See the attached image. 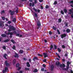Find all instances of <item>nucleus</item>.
<instances>
[{"label": "nucleus", "instance_id": "1", "mask_svg": "<svg viewBox=\"0 0 73 73\" xmlns=\"http://www.w3.org/2000/svg\"><path fill=\"white\" fill-rule=\"evenodd\" d=\"M9 29L8 30L9 32H11L12 31H15L16 30V29L15 28V27L13 26H10L9 27Z\"/></svg>", "mask_w": 73, "mask_h": 73}, {"label": "nucleus", "instance_id": "2", "mask_svg": "<svg viewBox=\"0 0 73 73\" xmlns=\"http://www.w3.org/2000/svg\"><path fill=\"white\" fill-rule=\"evenodd\" d=\"M71 64V62H70L69 61H68L67 62V66L66 67V68L67 69H68L69 68V64Z\"/></svg>", "mask_w": 73, "mask_h": 73}, {"label": "nucleus", "instance_id": "3", "mask_svg": "<svg viewBox=\"0 0 73 73\" xmlns=\"http://www.w3.org/2000/svg\"><path fill=\"white\" fill-rule=\"evenodd\" d=\"M4 64H5L6 66H9L10 65L9 63H8V61H7V60L5 61Z\"/></svg>", "mask_w": 73, "mask_h": 73}, {"label": "nucleus", "instance_id": "4", "mask_svg": "<svg viewBox=\"0 0 73 73\" xmlns=\"http://www.w3.org/2000/svg\"><path fill=\"white\" fill-rule=\"evenodd\" d=\"M61 38H64V37H65L66 36V34H62L61 36H60Z\"/></svg>", "mask_w": 73, "mask_h": 73}, {"label": "nucleus", "instance_id": "5", "mask_svg": "<svg viewBox=\"0 0 73 73\" xmlns=\"http://www.w3.org/2000/svg\"><path fill=\"white\" fill-rule=\"evenodd\" d=\"M37 25L38 27V28H40V27L41 26V23H40V22L39 21L37 22Z\"/></svg>", "mask_w": 73, "mask_h": 73}, {"label": "nucleus", "instance_id": "6", "mask_svg": "<svg viewBox=\"0 0 73 73\" xmlns=\"http://www.w3.org/2000/svg\"><path fill=\"white\" fill-rule=\"evenodd\" d=\"M33 9L34 10V11H35V12H37L38 11V13H39L40 12V9H38L37 10V9H35V7L33 8Z\"/></svg>", "mask_w": 73, "mask_h": 73}, {"label": "nucleus", "instance_id": "7", "mask_svg": "<svg viewBox=\"0 0 73 73\" xmlns=\"http://www.w3.org/2000/svg\"><path fill=\"white\" fill-rule=\"evenodd\" d=\"M4 25V23L2 21H0V27H3Z\"/></svg>", "mask_w": 73, "mask_h": 73}, {"label": "nucleus", "instance_id": "8", "mask_svg": "<svg viewBox=\"0 0 73 73\" xmlns=\"http://www.w3.org/2000/svg\"><path fill=\"white\" fill-rule=\"evenodd\" d=\"M14 57H15V58H19V55L17 54V53H15V55H14Z\"/></svg>", "mask_w": 73, "mask_h": 73}, {"label": "nucleus", "instance_id": "9", "mask_svg": "<svg viewBox=\"0 0 73 73\" xmlns=\"http://www.w3.org/2000/svg\"><path fill=\"white\" fill-rule=\"evenodd\" d=\"M54 68V66L52 64L51 65V66L50 70H51V71H53V70Z\"/></svg>", "mask_w": 73, "mask_h": 73}, {"label": "nucleus", "instance_id": "10", "mask_svg": "<svg viewBox=\"0 0 73 73\" xmlns=\"http://www.w3.org/2000/svg\"><path fill=\"white\" fill-rule=\"evenodd\" d=\"M60 66L61 67V68H62V67H63V68H65V65L64 64H60Z\"/></svg>", "mask_w": 73, "mask_h": 73}, {"label": "nucleus", "instance_id": "11", "mask_svg": "<svg viewBox=\"0 0 73 73\" xmlns=\"http://www.w3.org/2000/svg\"><path fill=\"white\" fill-rule=\"evenodd\" d=\"M1 36L3 37H7V35L4 34H3L1 35Z\"/></svg>", "mask_w": 73, "mask_h": 73}, {"label": "nucleus", "instance_id": "12", "mask_svg": "<svg viewBox=\"0 0 73 73\" xmlns=\"http://www.w3.org/2000/svg\"><path fill=\"white\" fill-rule=\"evenodd\" d=\"M35 60H38V59L37 57H35L33 58V60L35 61Z\"/></svg>", "mask_w": 73, "mask_h": 73}, {"label": "nucleus", "instance_id": "13", "mask_svg": "<svg viewBox=\"0 0 73 73\" xmlns=\"http://www.w3.org/2000/svg\"><path fill=\"white\" fill-rule=\"evenodd\" d=\"M9 39H7L3 41V42H9Z\"/></svg>", "mask_w": 73, "mask_h": 73}, {"label": "nucleus", "instance_id": "14", "mask_svg": "<svg viewBox=\"0 0 73 73\" xmlns=\"http://www.w3.org/2000/svg\"><path fill=\"white\" fill-rule=\"evenodd\" d=\"M9 12H11L10 14V15H13L14 14V12H13V11H12V10H10L9 11Z\"/></svg>", "mask_w": 73, "mask_h": 73}, {"label": "nucleus", "instance_id": "15", "mask_svg": "<svg viewBox=\"0 0 73 73\" xmlns=\"http://www.w3.org/2000/svg\"><path fill=\"white\" fill-rule=\"evenodd\" d=\"M24 52V51L22 50H21L19 51V53H20V54H23V52Z\"/></svg>", "mask_w": 73, "mask_h": 73}, {"label": "nucleus", "instance_id": "16", "mask_svg": "<svg viewBox=\"0 0 73 73\" xmlns=\"http://www.w3.org/2000/svg\"><path fill=\"white\" fill-rule=\"evenodd\" d=\"M43 54L44 55V58H45L46 57H48V55H47V54L46 53H43Z\"/></svg>", "mask_w": 73, "mask_h": 73}, {"label": "nucleus", "instance_id": "17", "mask_svg": "<svg viewBox=\"0 0 73 73\" xmlns=\"http://www.w3.org/2000/svg\"><path fill=\"white\" fill-rule=\"evenodd\" d=\"M6 56H7V54H5L3 56V57H4L5 59H7Z\"/></svg>", "mask_w": 73, "mask_h": 73}, {"label": "nucleus", "instance_id": "18", "mask_svg": "<svg viewBox=\"0 0 73 73\" xmlns=\"http://www.w3.org/2000/svg\"><path fill=\"white\" fill-rule=\"evenodd\" d=\"M64 11L65 13H67V12H68V11L66 9H64Z\"/></svg>", "mask_w": 73, "mask_h": 73}, {"label": "nucleus", "instance_id": "19", "mask_svg": "<svg viewBox=\"0 0 73 73\" xmlns=\"http://www.w3.org/2000/svg\"><path fill=\"white\" fill-rule=\"evenodd\" d=\"M31 66V65L29 64V62H27V67H29Z\"/></svg>", "mask_w": 73, "mask_h": 73}, {"label": "nucleus", "instance_id": "20", "mask_svg": "<svg viewBox=\"0 0 73 73\" xmlns=\"http://www.w3.org/2000/svg\"><path fill=\"white\" fill-rule=\"evenodd\" d=\"M60 63L59 62H56V65H57V66H59L60 65Z\"/></svg>", "mask_w": 73, "mask_h": 73}, {"label": "nucleus", "instance_id": "21", "mask_svg": "<svg viewBox=\"0 0 73 73\" xmlns=\"http://www.w3.org/2000/svg\"><path fill=\"white\" fill-rule=\"evenodd\" d=\"M11 41L12 42H13V44H15L16 43V42H15V40L13 39H11Z\"/></svg>", "mask_w": 73, "mask_h": 73}, {"label": "nucleus", "instance_id": "22", "mask_svg": "<svg viewBox=\"0 0 73 73\" xmlns=\"http://www.w3.org/2000/svg\"><path fill=\"white\" fill-rule=\"evenodd\" d=\"M62 21V20H61V19L60 18L58 20V23H61V22Z\"/></svg>", "mask_w": 73, "mask_h": 73}, {"label": "nucleus", "instance_id": "23", "mask_svg": "<svg viewBox=\"0 0 73 73\" xmlns=\"http://www.w3.org/2000/svg\"><path fill=\"white\" fill-rule=\"evenodd\" d=\"M25 70L26 71H28V70H29V68H25Z\"/></svg>", "mask_w": 73, "mask_h": 73}, {"label": "nucleus", "instance_id": "24", "mask_svg": "<svg viewBox=\"0 0 73 73\" xmlns=\"http://www.w3.org/2000/svg\"><path fill=\"white\" fill-rule=\"evenodd\" d=\"M16 60L15 59L13 61V64H16Z\"/></svg>", "mask_w": 73, "mask_h": 73}, {"label": "nucleus", "instance_id": "25", "mask_svg": "<svg viewBox=\"0 0 73 73\" xmlns=\"http://www.w3.org/2000/svg\"><path fill=\"white\" fill-rule=\"evenodd\" d=\"M52 28L53 29H54V30L55 31H56V29H57V28L55 27L54 26H53L52 27Z\"/></svg>", "mask_w": 73, "mask_h": 73}, {"label": "nucleus", "instance_id": "26", "mask_svg": "<svg viewBox=\"0 0 73 73\" xmlns=\"http://www.w3.org/2000/svg\"><path fill=\"white\" fill-rule=\"evenodd\" d=\"M20 66V64L19 63H18L16 65V67L17 68H18V67H19Z\"/></svg>", "mask_w": 73, "mask_h": 73}, {"label": "nucleus", "instance_id": "27", "mask_svg": "<svg viewBox=\"0 0 73 73\" xmlns=\"http://www.w3.org/2000/svg\"><path fill=\"white\" fill-rule=\"evenodd\" d=\"M70 31V30H69V29H68L66 30V32H67V33H69Z\"/></svg>", "mask_w": 73, "mask_h": 73}, {"label": "nucleus", "instance_id": "28", "mask_svg": "<svg viewBox=\"0 0 73 73\" xmlns=\"http://www.w3.org/2000/svg\"><path fill=\"white\" fill-rule=\"evenodd\" d=\"M16 18H14L13 19L12 21L13 22H16Z\"/></svg>", "mask_w": 73, "mask_h": 73}, {"label": "nucleus", "instance_id": "29", "mask_svg": "<svg viewBox=\"0 0 73 73\" xmlns=\"http://www.w3.org/2000/svg\"><path fill=\"white\" fill-rule=\"evenodd\" d=\"M35 13V17L36 18H37V17H38V16H37V14L36 13Z\"/></svg>", "mask_w": 73, "mask_h": 73}, {"label": "nucleus", "instance_id": "30", "mask_svg": "<svg viewBox=\"0 0 73 73\" xmlns=\"http://www.w3.org/2000/svg\"><path fill=\"white\" fill-rule=\"evenodd\" d=\"M8 70V67H6L5 69V72H7V71Z\"/></svg>", "mask_w": 73, "mask_h": 73}, {"label": "nucleus", "instance_id": "31", "mask_svg": "<svg viewBox=\"0 0 73 73\" xmlns=\"http://www.w3.org/2000/svg\"><path fill=\"white\" fill-rule=\"evenodd\" d=\"M38 71V70H37V69H35L33 71V72H34V73L37 72Z\"/></svg>", "mask_w": 73, "mask_h": 73}, {"label": "nucleus", "instance_id": "32", "mask_svg": "<svg viewBox=\"0 0 73 73\" xmlns=\"http://www.w3.org/2000/svg\"><path fill=\"white\" fill-rule=\"evenodd\" d=\"M12 48L13 49H14V50H15L16 49V46L15 45H14L12 47Z\"/></svg>", "mask_w": 73, "mask_h": 73}, {"label": "nucleus", "instance_id": "33", "mask_svg": "<svg viewBox=\"0 0 73 73\" xmlns=\"http://www.w3.org/2000/svg\"><path fill=\"white\" fill-rule=\"evenodd\" d=\"M60 13L62 15H64V11L62 10H61L60 11Z\"/></svg>", "mask_w": 73, "mask_h": 73}, {"label": "nucleus", "instance_id": "34", "mask_svg": "<svg viewBox=\"0 0 73 73\" xmlns=\"http://www.w3.org/2000/svg\"><path fill=\"white\" fill-rule=\"evenodd\" d=\"M57 32L58 33V35H60V34H61V33H60V31H59V30L58 29L57 30Z\"/></svg>", "mask_w": 73, "mask_h": 73}, {"label": "nucleus", "instance_id": "35", "mask_svg": "<svg viewBox=\"0 0 73 73\" xmlns=\"http://www.w3.org/2000/svg\"><path fill=\"white\" fill-rule=\"evenodd\" d=\"M53 48V45H51L50 47V50H52V49Z\"/></svg>", "mask_w": 73, "mask_h": 73}, {"label": "nucleus", "instance_id": "36", "mask_svg": "<svg viewBox=\"0 0 73 73\" xmlns=\"http://www.w3.org/2000/svg\"><path fill=\"white\" fill-rule=\"evenodd\" d=\"M15 12L17 13L19 12V11H18V8L17 7V9L15 11Z\"/></svg>", "mask_w": 73, "mask_h": 73}, {"label": "nucleus", "instance_id": "37", "mask_svg": "<svg viewBox=\"0 0 73 73\" xmlns=\"http://www.w3.org/2000/svg\"><path fill=\"white\" fill-rule=\"evenodd\" d=\"M58 50L59 52H61V50L60 48H58Z\"/></svg>", "mask_w": 73, "mask_h": 73}, {"label": "nucleus", "instance_id": "38", "mask_svg": "<svg viewBox=\"0 0 73 73\" xmlns=\"http://www.w3.org/2000/svg\"><path fill=\"white\" fill-rule=\"evenodd\" d=\"M57 4V1H55L54 3V5H56V4Z\"/></svg>", "mask_w": 73, "mask_h": 73}, {"label": "nucleus", "instance_id": "39", "mask_svg": "<svg viewBox=\"0 0 73 73\" xmlns=\"http://www.w3.org/2000/svg\"><path fill=\"white\" fill-rule=\"evenodd\" d=\"M49 5H46L45 7V8L46 9H48V8H49Z\"/></svg>", "mask_w": 73, "mask_h": 73}, {"label": "nucleus", "instance_id": "40", "mask_svg": "<svg viewBox=\"0 0 73 73\" xmlns=\"http://www.w3.org/2000/svg\"><path fill=\"white\" fill-rule=\"evenodd\" d=\"M69 3H70V4H73V1H70L69 2Z\"/></svg>", "mask_w": 73, "mask_h": 73}, {"label": "nucleus", "instance_id": "41", "mask_svg": "<svg viewBox=\"0 0 73 73\" xmlns=\"http://www.w3.org/2000/svg\"><path fill=\"white\" fill-rule=\"evenodd\" d=\"M2 48H3V49H5H5H6V47L5 46H3L2 47Z\"/></svg>", "mask_w": 73, "mask_h": 73}, {"label": "nucleus", "instance_id": "42", "mask_svg": "<svg viewBox=\"0 0 73 73\" xmlns=\"http://www.w3.org/2000/svg\"><path fill=\"white\" fill-rule=\"evenodd\" d=\"M1 18L3 20H5V18L4 17H2Z\"/></svg>", "mask_w": 73, "mask_h": 73}, {"label": "nucleus", "instance_id": "43", "mask_svg": "<svg viewBox=\"0 0 73 73\" xmlns=\"http://www.w3.org/2000/svg\"><path fill=\"white\" fill-rule=\"evenodd\" d=\"M10 33V35L11 36L13 35V33L12 32Z\"/></svg>", "mask_w": 73, "mask_h": 73}, {"label": "nucleus", "instance_id": "44", "mask_svg": "<svg viewBox=\"0 0 73 73\" xmlns=\"http://www.w3.org/2000/svg\"><path fill=\"white\" fill-rule=\"evenodd\" d=\"M62 48H63V49H64L65 48V46L64 45H62Z\"/></svg>", "mask_w": 73, "mask_h": 73}, {"label": "nucleus", "instance_id": "45", "mask_svg": "<svg viewBox=\"0 0 73 73\" xmlns=\"http://www.w3.org/2000/svg\"><path fill=\"white\" fill-rule=\"evenodd\" d=\"M5 12V11H4V10H3L1 11V13H4Z\"/></svg>", "mask_w": 73, "mask_h": 73}, {"label": "nucleus", "instance_id": "46", "mask_svg": "<svg viewBox=\"0 0 73 73\" xmlns=\"http://www.w3.org/2000/svg\"><path fill=\"white\" fill-rule=\"evenodd\" d=\"M38 56H40V57H42V55H41L39 54H38Z\"/></svg>", "mask_w": 73, "mask_h": 73}, {"label": "nucleus", "instance_id": "47", "mask_svg": "<svg viewBox=\"0 0 73 73\" xmlns=\"http://www.w3.org/2000/svg\"><path fill=\"white\" fill-rule=\"evenodd\" d=\"M8 23L9 24H11V21H9L8 22Z\"/></svg>", "mask_w": 73, "mask_h": 73}, {"label": "nucleus", "instance_id": "48", "mask_svg": "<svg viewBox=\"0 0 73 73\" xmlns=\"http://www.w3.org/2000/svg\"><path fill=\"white\" fill-rule=\"evenodd\" d=\"M54 48L55 49H57V46L55 45H54Z\"/></svg>", "mask_w": 73, "mask_h": 73}, {"label": "nucleus", "instance_id": "49", "mask_svg": "<svg viewBox=\"0 0 73 73\" xmlns=\"http://www.w3.org/2000/svg\"><path fill=\"white\" fill-rule=\"evenodd\" d=\"M63 70H66L67 69L66 68H62Z\"/></svg>", "mask_w": 73, "mask_h": 73}, {"label": "nucleus", "instance_id": "50", "mask_svg": "<svg viewBox=\"0 0 73 73\" xmlns=\"http://www.w3.org/2000/svg\"><path fill=\"white\" fill-rule=\"evenodd\" d=\"M13 33L15 34V35H16V34H17V33L16 32V31H14Z\"/></svg>", "mask_w": 73, "mask_h": 73}, {"label": "nucleus", "instance_id": "51", "mask_svg": "<svg viewBox=\"0 0 73 73\" xmlns=\"http://www.w3.org/2000/svg\"><path fill=\"white\" fill-rule=\"evenodd\" d=\"M44 68H42L41 69V70L42 71H44Z\"/></svg>", "mask_w": 73, "mask_h": 73}, {"label": "nucleus", "instance_id": "52", "mask_svg": "<svg viewBox=\"0 0 73 73\" xmlns=\"http://www.w3.org/2000/svg\"><path fill=\"white\" fill-rule=\"evenodd\" d=\"M49 35H52V32L50 31L49 32Z\"/></svg>", "mask_w": 73, "mask_h": 73}, {"label": "nucleus", "instance_id": "53", "mask_svg": "<svg viewBox=\"0 0 73 73\" xmlns=\"http://www.w3.org/2000/svg\"><path fill=\"white\" fill-rule=\"evenodd\" d=\"M43 67H44V68H45V67H46V65H45V64H43Z\"/></svg>", "mask_w": 73, "mask_h": 73}, {"label": "nucleus", "instance_id": "54", "mask_svg": "<svg viewBox=\"0 0 73 73\" xmlns=\"http://www.w3.org/2000/svg\"><path fill=\"white\" fill-rule=\"evenodd\" d=\"M21 69V67H19L17 69V70H20V69Z\"/></svg>", "mask_w": 73, "mask_h": 73}, {"label": "nucleus", "instance_id": "55", "mask_svg": "<svg viewBox=\"0 0 73 73\" xmlns=\"http://www.w3.org/2000/svg\"><path fill=\"white\" fill-rule=\"evenodd\" d=\"M35 1V4H37V0H34Z\"/></svg>", "mask_w": 73, "mask_h": 73}, {"label": "nucleus", "instance_id": "56", "mask_svg": "<svg viewBox=\"0 0 73 73\" xmlns=\"http://www.w3.org/2000/svg\"><path fill=\"white\" fill-rule=\"evenodd\" d=\"M44 1V0H39V2H40V3H41V2H42Z\"/></svg>", "mask_w": 73, "mask_h": 73}, {"label": "nucleus", "instance_id": "57", "mask_svg": "<svg viewBox=\"0 0 73 73\" xmlns=\"http://www.w3.org/2000/svg\"><path fill=\"white\" fill-rule=\"evenodd\" d=\"M19 35H20V34H16V36H18V37H19Z\"/></svg>", "mask_w": 73, "mask_h": 73}, {"label": "nucleus", "instance_id": "58", "mask_svg": "<svg viewBox=\"0 0 73 73\" xmlns=\"http://www.w3.org/2000/svg\"><path fill=\"white\" fill-rule=\"evenodd\" d=\"M29 62L31 63V59H29Z\"/></svg>", "mask_w": 73, "mask_h": 73}, {"label": "nucleus", "instance_id": "59", "mask_svg": "<svg viewBox=\"0 0 73 73\" xmlns=\"http://www.w3.org/2000/svg\"><path fill=\"white\" fill-rule=\"evenodd\" d=\"M40 8L41 9H43V6H40Z\"/></svg>", "mask_w": 73, "mask_h": 73}, {"label": "nucleus", "instance_id": "60", "mask_svg": "<svg viewBox=\"0 0 73 73\" xmlns=\"http://www.w3.org/2000/svg\"><path fill=\"white\" fill-rule=\"evenodd\" d=\"M64 56H65L66 57H67V56H68V54H67V53L65 54Z\"/></svg>", "mask_w": 73, "mask_h": 73}, {"label": "nucleus", "instance_id": "61", "mask_svg": "<svg viewBox=\"0 0 73 73\" xmlns=\"http://www.w3.org/2000/svg\"><path fill=\"white\" fill-rule=\"evenodd\" d=\"M27 60V59H26L25 58H23V60L24 61H26V60Z\"/></svg>", "mask_w": 73, "mask_h": 73}, {"label": "nucleus", "instance_id": "62", "mask_svg": "<svg viewBox=\"0 0 73 73\" xmlns=\"http://www.w3.org/2000/svg\"><path fill=\"white\" fill-rule=\"evenodd\" d=\"M32 3H30V4H29V5H30V7H31V6H32Z\"/></svg>", "mask_w": 73, "mask_h": 73}, {"label": "nucleus", "instance_id": "63", "mask_svg": "<svg viewBox=\"0 0 73 73\" xmlns=\"http://www.w3.org/2000/svg\"><path fill=\"white\" fill-rule=\"evenodd\" d=\"M46 59H44V60H43V62H46Z\"/></svg>", "mask_w": 73, "mask_h": 73}, {"label": "nucleus", "instance_id": "64", "mask_svg": "<svg viewBox=\"0 0 73 73\" xmlns=\"http://www.w3.org/2000/svg\"><path fill=\"white\" fill-rule=\"evenodd\" d=\"M65 25H66V27H68V23H65Z\"/></svg>", "mask_w": 73, "mask_h": 73}]
</instances>
